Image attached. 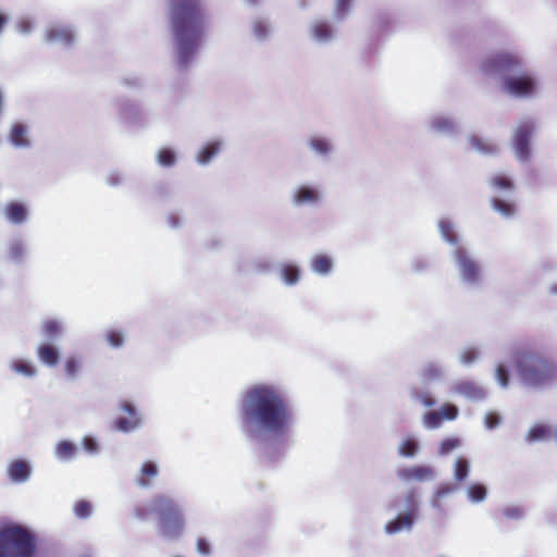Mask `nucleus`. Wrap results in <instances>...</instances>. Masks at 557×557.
<instances>
[{"label": "nucleus", "instance_id": "nucleus-1", "mask_svg": "<svg viewBox=\"0 0 557 557\" xmlns=\"http://www.w3.org/2000/svg\"><path fill=\"white\" fill-rule=\"evenodd\" d=\"M239 414L243 426L252 434L284 436L293 422L284 394L267 384H257L243 394Z\"/></svg>", "mask_w": 557, "mask_h": 557}, {"label": "nucleus", "instance_id": "nucleus-2", "mask_svg": "<svg viewBox=\"0 0 557 557\" xmlns=\"http://www.w3.org/2000/svg\"><path fill=\"white\" fill-rule=\"evenodd\" d=\"M169 14L180 63L186 65L205 36V8L200 0H170Z\"/></svg>", "mask_w": 557, "mask_h": 557}, {"label": "nucleus", "instance_id": "nucleus-3", "mask_svg": "<svg viewBox=\"0 0 557 557\" xmlns=\"http://www.w3.org/2000/svg\"><path fill=\"white\" fill-rule=\"evenodd\" d=\"M512 359L519 379L528 386L541 387L557 380V362L543 350L517 349Z\"/></svg>", "mask_w": 557, "mask_h": 557}, {"label": "nucleus", "instance_id": "nucleus-4", "mask_svg": "<svg viewBox=\"0 0 557 557\" xmlns=\"http://www.w3.org/2000/svg\"><path fill=\"white\" fill-rule=\"evenodd\" d=\"M37 541L27 528L9 523L0 528V557H36Z\"/></svg>", "mask_w": 557, "mask_h": 557}, {"label": "nucleus", "instance_id": "nucleus-5", "mask_svg": "<svg viewBox=\"0 0 557 557\" xmlns=\"http://www.w3.org/2000/svg\"><path fill=\"white\" fill-rule=\"evenodd\" d=\"M151 506L160 518L162 535L177 537L184 528V517L177 504L165 495H157L152 498Z\"/></svg>", "mask_w": 557, "mask_h": 557}, {"label": "nucleus", "instance_id": "nucleus-6", "mask_svg": "<svg viewBox=\"0 0 557 557\" xmlns=\"http://www.w3.org/2000/svg\"><path fill=\"white\" fill-rule=\"evenodd\" d=\"M521 65V59L517 54L500 52L485 60L483 70L487 73L507 74L519 71Z\"/></svg>", "mask_w": 557, "mask_h": 557}, {"label": "nucleus", "instance_id": "nucleus-7", "mask_svg": "<svg viewBox=\"0 0 557 557\" xmlns=\"http://www.w3.org/2000/svg\"><path fill=\"white\" fill-rule=\"evenodd\" d=\"M534 132V124L530 121L520 123L513 135V148L516 156L521 161H527L530 158V139Z\"/></svg>", "mask_w": 557, "mask_h": 557}, {"label": "nucleus", "instance_id": "nucleus-8", "mask_svg": "<svg viewBox=\"0 0 557 557\" xmlns=\"http://www.w3.org/2000/svg\"><path fill=\"white\" fill-rule=\"evenodd\" d=\"M535 79L529 73L504 78V87L507 92L517 97H529L535 90Z\"/></svg>", "mask_w": 557, "mask_h": 557}, {"label": "nucleus", "instance_id": "nucleus-9", "mask_svg": "<svg viewBox=\"0 0 557 557\" xmlns=\"http://www.w3.org/2000/svg\"><path fill=\"white\" fill-rule=\"evenodd\" d=\"M454 255L458 262L462 278L469 283H476L480 280L481 274L479 263L470 257L463 247H457Z\"/></svg>", "mask_w": 557, "mask_h": 557}, {"label": "nucleus", "instance_id": "nucleus-10", "mask_svg": "<svg viewBox=\"0 0 557 557\" xmlns=\"http://www.w3.org/2000/svg\"><path fill=\"white\" fill-rule=\"evenodd\" d=\"M459 410L453 404H444L440 410L428 411L423 414V423L429 429H437L444 421H453L458 417Z\"/></svg>", "mask_w": 557, "mask_h": 557}, {"label": "nucleus", "instance_id": "nucleus-11", "mask_svg": "<svg viewBox=\"0 0 557 557\" xmlns=\"http://www.w3.org/2000/svg\"><path fill=\"white\" fill-rule=\"evenodd\" d=\"M397 475L406 482H425L435 476V470L431 466H412L399 469Z\"/></svg>", "mask_w": 557, "mask_h": 557}, {"label": "nucleus", "instance_id": "nucleus-12", "mask_svg": "<svg viewBox=\"0 0 557 557\" xmlns=\"http://www.w3.org/2000/svg\"><path fill=\"white\" fill-rule=\"evenodd\" d=\"M122 410L125 411L129 417L117 418L114 421V428L119 431L128 432L139 424V418L137 417L135 408L129 403H123Z\"/></svg>", "mask_w": 557, "mask_h": 557}, {"label": "nucleus", "instance_id": "nucleus-13", "mask_svg": "<svg viewBox=\"0 0 557 557\" xmlns=\"http://www.w3.org/2000/svg\"><path fill=\"white\" fill-rule=\"evenodd\" d=\"M454 391L467 398L479 400L485 397L484 389L473 381L463 380L455 384Z\"/></svg>", "mask_w": 557, "mask_h": 557}, {"label": "nucleus", "instance_id": "nucleus-14", "mask_svg": "<svg viewBox=\"0 0 557 557\" xmlns=\"http://www.w3.org/2000/svg\"><path fill=\"white\" fill-rule=\"evenodd\" d=\"M74 33L69 27L54 26L47 30L46 38L49 42H58L70 46L74 41Z\"/></svg>", "mask_w": 557, "mask_h": 557}, {"label": "nucleus", "instance_id": "nucleus-15", "mask_svg": "<svg viewBox=\"0 0 557 557\" xmlns=\"http://www.w3.org/2000/svg\"><path fill=\"white\" fill-rule=\"evenodd\" d=\"M9 476L14 482H25L30 475V467L25 460H14L8 468Z\"/></svg>", "mask_w": 557, "mask_h": 557}, {"label": "nucleus", "instance_id": "nucleus-16", "mask_svg": "<svg viewBox=\"0 0 557 557\" xmlns=\"http://www.w3.org/2000/svg\"><path fill=\"white\" fill-rule=\"evenodd\" d=\"M5 215L9 221L20 224L26 220V208L20 202H10L4 209Z\"/></svg>", "mask_w": 557, "mask_h": 557}, {"label": "nucleus", "instance_id": "nucleus-17", "mask_svg": "<svg viewBox=\"0 0 557 557\" xmlns=\"http://www.w3.org/2000/svg\"><path fill=\"white\" fill-rule=\"evenodd\" d=\"M37 354L40 361L49 367H54L59 362V351L52 345H40L37 349Z\"/></svg>", "mask_w": 557, "mask_h": 557}, {"label": "nucleus", "instance_id": "nucleus-18", "mask_svg": "<svg viewBox=\"0 0 557 557\" xmlns=\"http://www.w3.org/2000/svg\"><path fill=\"white\" fill-rule=\"evenodd\" d=\"M414 521V512H407L406 515L398 516L393 521L388 522L385 527L387 533L393 534L399 532L403 528H411Z\"/></svg>", "mask_w": 557, "mask_h": 557}, {"label": "nucleus", "instance_id": "nucleus-19", "mask_svg": "<svg viewBox=\"0 0 557 557\" xmlns=\"http://www.w3.org/2000/svg\"><path fill=\"white\" fill-rule=\"evenodd\" d=\"M158 474V467L152 461H146L141 466L140 474L137 478V483L143 487L150 485V480Z\"/></svg>", "mask_w": 557, "mask_h": 557}, {"label": "nucleus", "instance_id": "nucleus-20", "mask_svg": "<svg viewBox=\"0 0 557 557\" xmlns=\"http://www.w3.org/2000/svg\"><path fill=\"white\" fill-rule=\"evenodd\" d=\"M10 141L16 147H26L29 141L27 139V128L23 124H14L10 133Z\"/></svg>", "mask_w": 557, "mask_h": 557}, {"label": "nucleus", "instance_id": "nucleus-21", "mask_svg": "<svg viewBox=\"0 0 557 557\" xmlns=\"http://www.w3.org/2000/svg\"><path fill=\"white\" fill-rule=\"evenodd\" d=\"M491 206L495 211L505 218H511L516 214L517 208L513 202L506 201L496 197L491 199Z\"/></svg>", "mask_w": 557, "mask_h": 557}, {"label": "nucleus", "instance_id": "nucleus-22", "mask_svg": "<svg viewBox=\"0 0 557 557\" xmlns=\"http://www.w3.org/2000/svg\"><path fill=\"white\" fill-rule=\"evenodd\" d=\"M318 198H319V195H318L317 190H314L310 187H307V186L300 187L294 196L295 202L298 205L312 203V202H315L318 200Z\"/></svg>", "mask_w": 557, "mask_h": 557}, {"label": "nucleus", "instance_id": "nucleus-23", "mask_svg": "<svg viewBox=\"0 0 557 557\" xmlns=\"http://www.w3.org/2000/svg\"><path fill=\"white\" fill-rule=\"evenodd\" d=\"M332 265V260L326 255H317L311 261L312 270L319 274H327Z\"/></svg>", "mask_w": 557, "mask_h": 557}, {"label": "nucleus", "instance_id": "nucleus-24", "mask_svg": "<svg viewBox=\"0 0 557 557\" xmlns=\"http://www.w3.org/2000/svg\"><path fill=\"white\" fill-rule=\"evenodd\" d=\"M455 491H456V486L454 484H449V483L441 484L436 488V491L433 495L432 505L436 508H441L443 498L453 494Z\"/></svg>", "mask_w": 557, "mask_h": 557}, {"label": "nucleus", "instance_id": "nucleus-25", "mask_svg": "<svg viewBox=\"0 0 557 557\" xmlns=\"http://www.w3.org/2000/svg\"><path fill=\"white\" fill-rule=\"evenodd\" d=\"M76 446L69 441H61L55 446V455L62 460H69L76 454Z\"/></svg>", "mask_w": 557, "mask_h": 557}, {"label": "nucleus", "instance_id": "nucleus-26", "mask_svg": "<svg viewBox=\"0 0 557 557\" xmlns=\"http://www.w3.org/2000/svg\"><path fill=\"white\" fill-rule=\"evenodd\" d=\"M438 227H440V232L443 236V238L451 244V245H457L458 243V237H457V234L454 230V225L450 221L448 220H441L440 223H438Z\"/></svg>", "mask_w": 557, "mask_h": 557}, {"label": "nucleus", "instance_id": "nucleus-27", "mask_svg": "<svg viewBox=\"0 0 557 557\" xmlns=\"http://www.w3.org/2000/svg\"><path fill=\"white\" fill-rule=\"evenodd\" d=\"M470 143L474 149L484 154H494L497 152V146L493 143L485 141L484 139L472 136Z\"/></svg>", "mask_w": 557, "mask_h": 557}, {"label": "nucleus", "instance_id": "nucleus-28", "mask_svg": "<svg viewBox=\"0 0 557 557\" xmlns=\"http://www.w3.org/2000/svg\"><path fill=\"white\" fill-rule=\"evenodd\" d=\"M312 34L318 40L326 41L331 39L333 30L329 23L318 22L312 27Z\"/></svg>", "mask_w": 557, "mask_h": 557}, {"label": "nucleus", "instance_id": "nucleus-29", "mask_svg": "<svg viewBox=\"0 0 557 557\" xmlns=\"http://www.w3.org/2000/svg\"><path fill=\"white\" fill-rule=\"evenodd\" d=\"M490 185L495 189L502 190H512L515 188L513 181L504 174H497L491 177Z\"/></svg>", "mask_w": 557, "mask_h": 557}, {"label": "nucleus", "instance_id": "nucleus-30", "mask_svg": "<svg viewBox=\"0 0 557 557\" xmlns=\"http://www.w3.org/2000/svg\"><path fill=\"white\" fill-rule=\"evenodd\" d=\"M469 474V461L466 458L459 457L455 461L454 478L458 482H463Z\"/></svg>", "mask_w": 557, "mask_h": 557}, {"label": "nucleus", "instance_id": "nucleus-31", "mask_svg": "<svg viewBox=\"0 0 557 557\" xmlns=\"http://www.w3.org/2000/svg\"><path fill=\"white\" fill-rule=\"evenodd\" d=\"M220 150L218 143H211L205 146L198 153L197 160L199 163H208Z\"/></svg>", "mask_w": 557, "mask_h": 557}, {"label": "nucleus", "instance_id": "nucleus-32", "mask_svg": "<svg viewBox=\"0 0 557 557\" xmlns=\"http://www.w3.org/2000/svg\"><path fill=\"white\" fill-rule=\"evenodd\" d=\"M549 434V428L544 424H536L532 426L528 433V442H535L545 440Z\"/></svg>", "mask_w": 557, "mask_h": 557}, {"label": "nucleus", "instance_id": "nucleus-33", "mask_svg": "<svg viewBox=\"0 0 557 557\" xmlns=\"http://www.w3.org/2000/svg\"><path fill=\"white\" fill-rule=\"evenodd\" d=\"M157 160L162 166H172L176 161L175 152L170 148H162L158 152Z\"/></svg>", "mask_w": 557, "mask_h": 557}, {"label": "nucleus", "instance_id": "nucleus-34", "mask_svg": "<svg viewBox=\"0 0 557 557\" xmlns=\"http://www.w3.org/2000/svg\"><path fill=\"white\" fill-rule=\"evenodd\" d=\"M399 454L404 457H413L418 451V443L416 440L408 437L400 445Z\"/></svg>", "mask_w": 557, "mask_h": 557}, {"label": "nucleus", "instance_id": "nucleus-35", "mask_svg": "<svg viewBox=\"0 0 557 557\" xmlns=\"http://www.w3.org/2000/svg\"><path fill=\"white\" fill-rule=\"evenodd\" d=\"M64 370L70 379L76 377L81 370V360L75 356L69 357L64 362Z\"/></svg>", "mask_w": 557, "mask_h": 557}, {"label": "nucleus", "instance_id": "nucleus-36", "mask_svg": "<svg viewBox=\"0 0 557 557\" xmlns=\"http://www.w3.org/2000/svg\"><path fill=\"white\" fill-rule=\"evenodd\" d=\"M92 512L91 504L87 500H78L74 505V513L79 519L88 518Z\"/></svg>", "mask_w": 557, "mask_h": 557}, {"label": "nucleus", "instance_id": "nucleus-37", "mask_svg": "<svg viewBox=\"0 0 557 557\" xmlns=\"http://www.w3.org/2000/svg\"><path fill=\"white\" fill-rule=\"evenodd\" d=\"M460 446V441L457 437H447L444 438L440 444L438 453L440 455H448L454 449Z\"/></svg>", "mask_w": 557, "mask_h": 557}, {"label": "nucleus", "instance_id": "nucleus-38", "mask_svg": "<svg viewBox=\"0 0 557 557\" xmlns=\"http://www.w3.org/2000/svg\"><path fill=\"white\" fill-rule=\"evenodd\" d=\"M442 375V370L436 363H429L422 371V377L424 381H435Z\"/></svg>", "mask_w": 557, "mask_h": 557}, {"label": "nucleus", "instance_id": "nucleus-39", "mask_svg": "<svg viewBox=\"0 0 557 557\" xmlns=\"http://www.w3.org/2000/svg\"><path fill=\"white\" fill-rule=\"evenodd\" d=\"M468 496L473 502H481L486 496V488L481 484H472L468 488Z\"/></svg>", "mask_w": 557, "mask_h": 557}, {"label": "nucleus", "instance_id": "nucleus-40", "mask_svg": "<svg viewBox=\"0 0 557 557\" xmlns=\"http://www.w3.org/2000/svg\"><path fill=\"white\" fill-rule=\"evenodd\" d=\"M282 276L287 284H295L299 278V271L294 265H285L282 269Z\"/></svg>", "mask_w": 557, "mask_h": 557}, {"label": "nucleus", "instance_id": "nucleus-41", "mask_svg": "<svg viewBox=\"0 0 557 557\" xmlns=\"http://www.w3.org/2000/svg\"><path fill=\"white\" fill-rule=\"evenodd\" d=\"M13 369L16 372L24 374L26 376H33L36 373V369L34 368L33 364L22 360L15 361L13 363Z\"/></svg>", "mask_w": 557, "mask_h": 557}, {"label": "nucleus", "instance_id": "nucleus-42", "mask_svg": "<svg viewBox=\"0 0 557 557\" xmlns=\"http://www.w3.org/2000/svg\"><path fill=\"white\" fill-rule=\"evenodd\" d=\"M310 145L312 149L321 154H326L331 150L329 141L323 138L314 137L310 140Z\"/></svg>", "mask_w": 557, "mask_h": 557}, {"label": "nucleus", "instance_id": "nucleus-43", "mask_svg": "<svg viewBox=\"0 0 557 557\" xmlns=\"http://www.w3.org/2000/svg\"><path fill=\"white\" fill-rule=\"evenodd\" d=\"M42 329H44L45 334L50 338L57 337L61 332V326H60L59 322H57L54 320L46 321L44 323Z\"/></svg>", "mask_w": 557, "mask_h": 557}, {"label": "nucleus", "instance_id": "nucleus-44", "mask_svg": "<svg viewBox=\"0 0 557 557\" xmlns=\"http://www.w3.org/2000/svg\"><path fill=\"white\" fill-rule=\"evenodd\" d=\"M412 395L424 407H433L435 405V403H436L434 397L429 392H413Z\"/></svg>", "mask_w": 557, "mask_h": 557}, {"label": "nucleus", "instance_id": "nucleus-45", "mask_svg": "<svg viewBox=\"0 0 557 557\" xmlns=\"http://www.w3.org/2000/svg\"><path fill=\"white\" fill-rule=\"evenodd\" d=\"M496 379L503 387L509 383V371L504 364H498L496 368Z\"/></svg>", "mask_w": 557, "mask_h": 557}, {"label": "nucleus", "instance_id": "nucleus-46", "mask_svg": "<svg viewBox=\"0 0 557 557\" xmlns=\"http://www.w3.org/2000/svg\"><path fill=\"white\" fill-rule=\"evenodd\" d=\"M107 341L112 347H120L123 344V335L120 331L111 330L107 333Z\"/></svg>", "mask_w": 557, "mask_h": 557}, {"label": "nucleus", "instance_id": "nucleus-47", "mask_svg": "<svg viewBox=\"0 0 557 557\" xmlns=\"http://www.w3.org/2000/svg\"><path fill=\"white\" fill-rule=\"evenodd\" d=\"M351 0H336L335 14L338 18H343L349 11Z\"/></svg>", "mask_w": 557, "mask_h": 557}, {"label": "nucleus", "instance_id": "nucleus-48", "mask_svg": "<svg viewBox=\"0 0 557 557\" xmlns=\"http://www.w3.org/2000/svg\"><path fill=\"white\" fill-rule=\"evenodd\" d=\"M478 358V351L473 348H468L460 355V360L463 364H471Z\"/></svg>", "mask_w": 557, "mask_h": 557}, {"label": "nucleus", "instance_id": "nucleus-49", "mask_svg": "<svg viewBox=\"0 0 557 557\" xmlns=\"http://www.w3.org/2000/svg\"><path fill=\"white\" fill-rule=\"evenodd\" d=\"M504 516L508 519H520L523 516V511L519 507H508L504 509Z\"/></svg>", "mask_w": 557, "mask_h": 557}, {"label": "nucleus", "instance_id": "nucleus-50", "mask_svg": "<svg viewBox=\"0 0 557 557\" xmlns=\"http://www.w3.org/2000/svg\"><path fill=\"white\" fill-rule=\"evenodd\" d=\"M83 446L90 454H94L98 450L97 442L92 437H89V436H87L83 440Z\"/></svg>", "mask_w": 557, "mask_h": 557}, {"label": "nucleus", "instance_id": "nucleus-51", "mask_svg": "<svg viewBox=\"0 0 557 557\" xmlns=\"http://www.w3.org/2000/svg\"><path fill=\"white\" fill-rule=\"evenodd\" d=\"M197 550L201 555H205V556H207L211 553L210 544L208 543V541L206 539L197 540Z\"/></svg>", "mask_w": 557, "mask_h": 557}, {"label": "nucleus", "instance_id": "nucleus-52", "mask_svg": "<svg viewBox=\"0 0 557 557\" xmlns=\"http://www.w3.org/2000/svg\"><path fill=\"white\" fill-rule=\"evenodd\" d=\"M485 422H486V425L490 429H492V428H495L498 424L499 419H498V417L495 413H487L486 417H485Z\"/></svg>", "mask_w": 557, "mask_h": 557}, {"label": "nucleus", "instance_id": "nucleus-53", "mask_svg": "<svg viewBox=\"0 0 557 557\" xmlns=\"http://www.w3.org/2000/svg\"><path fill=\"white\" fill-rule=\"evenodd\" d=\"M255 30H256V34L259 36V37H263L265 35V30L263 28L262 25H257L255 27Z\"/></svg>", "mask_w": 557, "mask_h": 557}, {"label": "nucleus", "instance_id": "nucleus-54", "mask_svg": "<svg viewBox=\"0 0 557 557\" xmlns=\"http://www.w3.org/2000/svg\"><path fill=\"white\" fill-rule=\"evenodd\" d=\"M407 503L410 504V505H416V499H414V493L413 492H410L408 495H407Z\"/></svg>", "mask_w": 557, "mask_h": 557}, {"label": "nucleus", "instance_id": "nucleus-55", "mask_svg": "<svg viewBox=\"0 0 557 557\" xmlns=\"http://www.w3.org/2000/svg\"><path fill=\"white\" fill-rule=\"evenodd\" d=\"M436 125L438 128H446V127L450 126L449 122H447V121H437Z\"/></svg>", "mask_w": 557, "mask_h": 557}, {"label": "nucleus", "instance_id": "nucleus-56", "mask_svg": "<svg viewBox=\"0 0 557 557\" xmlns=\"http://www.w3.org/2000/svg\"><path fill=\"white\" fill-rule=\"evenodd\" d=\"M21 27L23 32H28L30 28L29 24L26 22L21 23Z\"/></svg>", "mask_w": 557, "mask_h": 557}]
</instances>
